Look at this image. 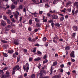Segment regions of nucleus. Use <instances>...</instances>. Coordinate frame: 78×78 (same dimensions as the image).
<instances>
[{"instance_id": "obj_25", "label": "nucleus", "mask_w": 78, "mask_h": 78, "mask_svg": "<svg viewBox=\"0 0 78 78\" xmlns=\"http://www.w3.org/2000/svg\"><path fill=\"white\" fill-rule=\"evenodd\" d=\"M19 8L20 9H23V6H22V5H20L19 6Z\"/></svg>"}, {"instance_id": "obj_33", "label": "nucleus", "mask_w": 78, "mask_h": 78, "mask_svg": "<svg viewBox=\"0 0 78 78\" xmlns=\"http://www.w3.org/2000/svg\"><path fill=\"white\" fill-rule=\"evenodd\" d=\"M6 6H7L6 7V8H5V7H4L3 8V9H6V8H9V5H6Z\"/></svg>"}, {"instance_id": "obj_41", "label": "nucleus", "mask_w": 78, "mask_h": 78, "mask_svg": "<svg viewBox=\"0 0 78 78\" xmlns=\"http://www.w3.org/2000/svg\"><path fill=\"white\" fill-rule=\"evenodd\" d=\"M42 40L43 41H45L47 40V38L46 37H44Z\"/></svg>"}, {"instance_id": "obj_7", "label": "nucleus", "mask_w": 78, "mask_h": 78, "mask_svg": "<svg viewBox=\"0 0 78 78\" xmlns=\"http://www.w3.org/2000/svg\"><path fill=\"white\" fill-rule=\"evenodd\" d=\"M73 30L75 31H77L78 30V27L76 26H74L73 27Z\"/></svg>"}, {"instance_id": "obj_45", "label": "nucleus", "mask_w": 78, "mask_h": 78, "mask_svg": "<svg viewBox=\"0 0 78 78\" xmlns=\"http://www.w3.org/2000/svg\"><path fill=\"white\" fill-rule=\"evenodd\" d=\"M53 21L52 20H50L48 21V23H53Z\"/></svg>"}, {"instance_id": "obj_28", "label": "nucleus", "mask_w": 78, "mask_h": 78, "mask_svg": "<svg viewBox=\"0 0 78 78\" xmlns=\"http://www.w3.org/2000/svg\"><path fill=\"white\" fill-rule=\"evenodd\" d=\"M8 52L9 53H12V52H14V51L12 50H10Z\"/></svg>"}, {"instance_id": "obj_2", "label": "nucleus", "mask_w": 78, "mask_h": 78, "mask_svg": "<svg viewBox=\"0 0 78 78\" xmlns=\"http://www.w3.org/2000/svg\"><path fill=\"white\" fill-rule=\"evenodd\" d=\"M38 75L40 76L39 78H48V76H45L44 77V73H41V71H40V73H38Z\"/></svg>"}, {"instance_id": "obj_57", "label": "nucleus", "mask_w": 78, "mask_h": 78, "mask_svg": "<svg viewBox=\"0 0 78 78\" xmlns=\"http://www.w3.org/2000/svg\"><path fill=\"white\" fill-rule=\"evenodd\" d=\"M36 25L37 26V27H40V24L39 23H36Z\"/></svg>"}, {"instance_id": "obj_40", "label": "nucleus", "mask_w": 78, "mask_h": 78, "mask_svg": "<svg viewBox=\"0 0 78 78\" xmlns=\"http://www.w3.org/2000/svg\"><path fill=\"white\" fill-rule=\"evenodd\" d=\"M55 37L53 38V39H57V38H58V36H57L56 35V34H55Z\"/></svg>"}, {"instance_id": "obj_35", "label": "nucleus", "mask_w": 78, "mask_h": 78, "mask_svg": "<svg viewBox=\"0 0 78 78\" xmlns=\"http://www.w3.org/2000/svg\"><path fill=\"white\" fill-rule=\"evenodd\" d=\"M58 75H55V76H54L52 77V78H58Z\"/></svg>"}, {"instance_id": "obj_36", "label": "nucleus", "mask_w": 78, "mask_h": 78, "mask_svg": "<svg viewBox=\"0 0 78 78\" xmlns=\"http://www.w3.org/2000/svg\"><path fill=\"white\" fill-rule=\"evenodd\" d=\"M26 66H23V70H24V71H26Z\"/></svg>"}, {"instance_id": "obj_50", "label": "nucleus", "mask_w": 78, "mask_h": 78, "mask_svg": "<svg viewBox=\"0 0 78 78\" xmlns=\"http://www.w3.org/2000/svg\"><path fill=\"white\" fill-rule=\"evenodd\" d=\"M40 72H41V73H45V70H41Z\"/></svg>"}, {"instance_id": "obj_43", "label": "nucleus", "mask_w": 78, "mask_h": 78, "mask_svg": "<svg viewBox=\"0 0 78 78\" xmlns=\"http://www.w3.org/2000/svg\"><path fill=\"white\" fill-rule=\"evenodd\" d=\"M72 13L73 14V16L75 15V10L73 9L72 10Z\"/></svg>"}, {"instance_id": "obj_24", "label": "nucleus", "mask_w": 78, "mask_h": 78, "mask_svg": "<svg viewBox=\"0 0 78 78\" xmlns=\"http://www.w3.org/2000/svg\"><path fill=\"white\" fill-rule=\"evenodd\" d=\"M70 46H67L65 47L66 50H70Z\"/></svg>"}, {"instance_id": "obj_32", "label": "nucleus", "mask_w": 78, "mask_h": 78, "mask_svg": "<svg viewBox=\"0 0 78 78\" xmlns=\"http://www.w3.org/2000/svg\"><path fill=\"white\" fill-rule=\"evenodd\" d=\"M1 41L3 43H7V41L3 40H1Z\"/></svg>"}, {"instance_id": "obj_47", "label": "nucleus", "mask_w": 78, "mask_h": 78, "mask_svg": "<svg viewBox=\"0 0 78 78\" xmlns=\"http://www.w3.org/2000/svg\"><path fill=\"white\" fill-rule=\"evenodd\" d=\"M30 12V13H31L32 14V15H34V16H35L37 14L36 12H34V13H31V12Z\"/></svg>"}, {"instance_id": "obj_5", "label": "nucleus", "mask_w": 78, "mask_h": 78, "mask_svg": "<svg viewBox=\"0 0 78 78\" xmlns=\"http://www.w3.org/2000/svg\"><path fill=\"white\" fill-rule=\"evenodd\" d=\"M70 56L73 58H75V52H74V51H72L71 52L70 54Z\"/></svg>"}, {"instance_id": "obj_22", "label": "nucleus", "mask_w": 78, "mask_h": 78, "mask_svg": "<svg viewBox=\"0 0 78 78\" xmlns=\"http://www.w3.org/2000/svg\"><path fill=\"white\" fill-rule=\"evenodd\" d=\"M31 78H35V75L34 74H32L31 75Z\"/></svg>"}, {"instance_id": "obj_20", "label": "nucleus", "mask_w": 78, "mask_h": 78, "mask_svg": "<svg viewBox=\"0 0 78 78\" xmlns=\"http://www.w3.org/2000/svg\"><path fill=\"white\" fill-rule=\"evenodd\" d=\"M34 60L35 61H39V60H41V58H35Z\"/></svg>"}, {"instance_id": "obj_12", "label": "nucleus", "mask_w": 78, "mask_h": 78, "mask_svg": "<svg viewBox=\"0 0 78 78\" xmlns=\"http://www.w3.org/2000/svg\"><path fill=\"white\" fill-rule=\"evenodd\" d=\"M74 6L77 7V8L78 9V2H76L74 3Z\"/></svg>"}, {"instance_id": "obj_58", "label": "nucleus", "mask_w": 78, "mask_h": 78, "mask_svg": "<svg viewBox=\"0 0 78 78\" xmlns=\"http://www.w3.org/2000/svg\"><path fill=\"white\" fill-rule=\"evenodd\" d=\"M43 22H47V19H44V20L43 21Z\"/></svg>"}, {"instance_id": "obj_21", "label": "nucleus", "mask_w": 78, "mask_h": 78, "mask_svg": "<svg viewBox=\"0 0 78 78\" xmlns=\"http://www.w3.org/2000/svg\"><path fill=\"white\" fill-rule=\"evenodd\" d=\"M3 17V19H4V20H8V18H7V17H6V16H5L4 15Z\"/></svg>"}, {"instance_id": "obj_62", "label": "nucleus", "mask_w": 78, "mask_h": 78, "mask_svg": "<svg viewBox=\"0 0 78 78\" xmlns=\"http://www.w3.org/2000/svg\"><path fill=\"white\" fill-rule=\"evenodd\" d=\"M58 76V78H61V74L57 75Z\"/></svg>"}, {"instance_id": "obj_3", "label": "nucleus", "mask_w": 78, "mask_h": 78, "mask_svg": "<svg viewBox=\"0 0 78 78\" xmlns=\"http://www.w3.org/2000/svg\"><path fill=\"white\" fill-rule=\"evenodd\" d=\"M13 14L14 15V16L16 19H18V17H19L18 15H19V12L18 11H16V13L13 12Z\"/></svg>"}, {"instance_id": "obj_10", "label": "nucleus", "mask_w": 78, "mask_h": 78, "mask_svg": "<svg viewBox=\"0 0 78 78\" xmlns=\"http://www.w3.org/2000/svg\"><path fill=\"white\" fill-rule=\"evenodd\" d=\"M6 75H5V76L6 77H9V76H10V75H9L10 74V73H9V72H6Z\"/></svg>"}, {"instance_id": "obj_56", "label": "nucleus", "mask_w": 78, "mask_h": 78, "mask_svg": "<svg viewBox=\"0 0 78 78\" xmlns=\"http://www.w3.org/2000/svg\"><path fill=\"white\" fill-rule=\"evenodd\" d=\"M67 11H68V12H70L71 11V9H68L67 10Z\"/></svg>"}, {"instance_id": "obj_59", "label": "nucleus", "mask_w": 78, "mask_h": 78, "mask_svg": "<svg viewBox=\"0 0 78 78\" xmlns=\"http://www.w3.org/2000/svg\"><path fill=\"white\" fill-rule=\"evenodd\" d=\"M39 14H43V11H39Z\"/></svg>"}, {"instance_id": "obj_8", "label": "nucleus", "mask_w": 78, "mask_h": 78, "mask_svg": "<svg viewBox=\"0 0 78 78\" xmlns=\"http://www.w3.org/2000/svg\"><path fill=\"white\" fill-rule=\"evenodd\" d=\"M33 2H34V3H35V4H39V1L38 0H31Z\"/></svg>"}, {"instance_id": "obj_55", "label": "nucleus", "mask_w": 78, "mask_h": 78, "mask_svg": "<svg viewBox=\"0 0 78 78\" xmlns=\"http://www.w3.org/2000/svg\"><path fill=\"white\" fill-rule=\"evenodd\" d=\"M64 64H62L60 65V67L62 69L64 67Z\"/></svg>"}, {"instance_id": "obj_31", "label": "nucleus", "mask_w": 78, "mask_h": 78, "mask_svg": "<svg viewBox=\"0 0 78 78\" xmlns=\"http://www.w3.org/2000/svg\"><path fill=\"white\" fill-rule=\"evenodd\" d=\"M66 9H64L63 10H61V12H64V13H66Z\"/></svg>"}, {"instance_id": "obj_9", "label": "nucleus", "mask_w": 78, "mask_h": 78, "mask_svg": "<svg viewBox=\"0 0 78 78\" xmlns=\"http://www.w3.org/2000/svg\"><path fill=\"white\" fill-rule=\"evenodd\" d=\"M52 19H57L58 18V16H56L55 15H53L52 16Z\"/></svg>"}, {"instance_id": "obj_29", "label": "nucleus", "mask_w": 78, "mask_h": 78, "mask_svg": "<svg viewBox=\"0 0 78 78\" xmlns=\"http://www.w3.org/2000/svg\"><path fill=\"white\" fill-rule=\"evenodd\" d=\"M11 20H12V21L13 22V23H16V20H15L14 18H12L11 19Z\"/></svg>"}, {"instance_id": "obj_27", "label": "nucleus", "mask_w": 78, "mask_h": 78, "mask_svg": "<svg viewBox=\"0 0 78 78\" xmlns=\"http://www.w3.org/2000/svg\"><path fill=\"white\" fill-rule=\"evenodd\" d=\"M55 25L58 27H60V24H59V23H56V24H55Z\"/></svg>"}, {"instance_id": "obj_53", "label": "nucleus", "mask_w": 78, "mask_h": 78, "mask_svg": "<svg viewBox=\"0 0 78 78\" xmlns=\"http://www.w3.org/2000/svg\"><path fill=\"white\" fill-rule=\"evenodd\" d=\"M8 69V68L7 67H5V68L3 69V70H4V71H5V70H7Z\"/></svg>"}, {"instance_id": "obj_16", "label": "nucleus", "mask_w": 78, "mask_h": 78, "mask_svg": "<svg viewBox=\"0 0 78 78\" xmlns=\"http://www.w3.org/2000/svg\"><path fill=\"white\" fill-rule=\"evenodd\" d=\"M71 5V2H67L66 5V6H69V5Z\"/></svg>"}, {"instance_id": "obj_51", "label": "nucleus", "mask_w": 78, "mask_h": 78, "mask_svg": "<svg viewBox=\"0 0 78 78\" xmlns=\"http://www.w3.org/2000/svg\"><path fill=\"white\" fill-rule=\"evenodd\" d=\"M75 36H76V33H73V35H72L73 37H75Z\"/></svg>"}, {"instance_id": "obj_18", "label": "nucleus", "mask_w": 78, "mask_h": 78, "mask_svg": "<svg viewBox=\"0 0 78 78\" xmlns=\"http://www.w3.org/2000/svg\"><path fill=\"white\" fill-rule=\"evenodd\" d=\"M58 1H57L56 0H54L53 2V4H54V5H55V4H56Z\"/></svg>"}, {"instance_id": "obj_1", "label": "nucleus", "mask_w": 78, "mask_h": 78, "mask_svg": "<svg viewBox=\"0 0 78 78\" xmlns=\"http://www.w3.org/2000/svg\"><path fill=\"white\" fill-rule=\"evenodd\" d=\"M20 70V67L19 65H16V66L14 67L13 69V70L12 71V75H14L15 74V70Z\"/></svg>"}, {"instance_id": "obj_44", "label": "nucleus", "mask_w": 78, "mask_h": 78, "mask_svg": "<svg viewBox=\"0 0 78 78\" xmlns=\"http://www.w3.org/2000/svg\"><path fill=\"white\" fill-rule=\"evenodd\" d=\"M53 42L54 43H56V44H57V42H58V41L57 40H55V39H53Z\"/></svg>"}, {"instance_id": "obj_54", "label": "nucleus", "mask_w": 78, "mask_h": 78, "mask_svg": "<svg viewBox=\"0 0 78 78\" xmlns=\"http://www.w3.org/2000/svg\"><path fill=\"white\" fill-rule=\"evenodd\" d=\"M37 53H38V55H41V54H42V52L39 51H38Z\"/></svg>"}, {"instance_id": "obj_15", "label": "nucleus", "mask_w": 78, "mask_h": 78, "mask_svg": "<svg viewBox=\"0 0 78 78\" xmlns=\"http://www.w3.org/2000/svg\"><path fill=\"white\" fill-rule=\"evenodd\" d=\"M20 61V56H18L17 58V61L16 62H19Z\"/></svg>"}, {"instance_id": "obj_4", "label": "nucleus", "mask_w": 78, "mask_h": 78, "mask_svg": "<svg viewBox=\"0 0 78 78\" xmlns=\"http://www.w3.org/2000/svg\"><path fill=\"white\" fill-rule=\"evenodd\" d=\"M9 28L11 29L12 28V27L10 25H8L6 27H5V31H9Z\"/></svg>"}, {"instance_id": "obj_61", "label": "nucleus", "mask_w": 78, "mask_h": 78, "mask_svg": "<svg viewBox=\"0 0 78 78\" xmlns=\"http://www.w3.org/2000/svg\"><path fill=\"white\" fill-rule=\"evenodd\" d=\"M35 46L36 47H39V46H40V45L38 44H35Z\"/></svg>"}, {"instance_id": "obj_14", "label": "nucleus", "mask_w": 78, "mask_h": 78, "mask_svg": "<svg viewBox=\"0 0 78 78\" xmlns=\"http://www.w3.org/2000/svg\"><path fill=\"white\" fill-rule=\"evenodd\" d=\"M16 8V6L14 5H11V8L12 9H14Z\"/></svg>"}, {"instance_id": "obj_17", "label": "nucleus", "mask_w": 78, "mask_h": 78, "mask_svg": "<svg viewBox=\"0 0 78 78\" xmlns=\"http://www.w3.org/2000/svg\"><path fill=\"white\" fill-rule=\"evenodd\" d=\"M50 72L51 73H50V75H51L53 73V68L52 66H51V67Z\"/></svg>"}, {"instance_id": "obj_64", "label": "nucleus", "mask_w": 78, "mask_h": 78, "mask_svg": "<svg viewBox=\"0 0 78 78\" xmlns=\"http://www.w3.org/2000/svg\"><path fill=\"white\" fill-rule=\"evenodd\" d=\"M48 42L47 43L45 44V47H48Z\"/></svg>"}, {"instance_id": "obj_46", "label": "nucleus", "mask_w": 78, "mask_h": 78, "mask_svg": "<svg viewBox=\"0 0 78 78\" xmlns=\"http://www.w3.org/2000/svg\"><path fill=\"white\" fill-rule=\"evenodd\" d=\"M36 48H34L33 49V53H36Z\"/></svg>"}, {"instance_id": "obj_37", "label": "nucleus", "mask_w": 78, "mask_h": 78, "mask_svg": "<svg viewBox=\"0 0 78 78\" xmlns=\"http://www.w3.org/2000/svg\"><path fill=\"white\" fill-rule=\"evenodd\" d=\"M8 48V46L6 45H5L3 46V48H4V49H6V48Z\"/></svg>"}, {"instance_id": "obj_30", "label": "nucleus", "mask_w": 78, "mask_h": 78, "mask_svg": "<svg viewBox=\"0 0 78 78\" xmlns=\"http://www.w3.org/2000/svg\"><path fill=\"white\" fill-rule=\"evenodd\" d=\"M7 22L9 24H11V21L10 20H9V19H7Z\"/></svg>"}, {"instance_id": "obj_39", "label": "nucleus", "mask_w": 78, "mask_h": 78, "mask_svg": "<svg viewBox=\"0 0 78 78\" xmlns=\"http://www.w3.org/2000/svg\"><path fill=\"white\" fill-rule=\"evenodd\" d=\"M35 20L36 22H39V20L36 18H35Z\"/></svg>"}, {"instance_id": "obj_34", "label": "nucleus", "mask_w": 78, "mask_h": 78, "mask_svg": "<svg viewBox=\"0 0 78 78\" xmlns=\"http://www.w3.org/2000/svg\"><path fill=\"white\" fill-rule=\"evenodd\" d=\"M6 13L7 14H10L11 13V11L10 10H9L8 12H6Z\"/></svg>"}, {"instance_id": "obj_49", "label": "nucleus", "mask_w": 78, "mask_h": 78, "mask_svg": "<svg viewBox=\"0 0 78 78\" xmlns=\"http://www.w3.org/2000/svg\"><path fill=\"white\" fill-rule=\"evenodd\" d=\"M3 55L5 57H7L8 56V54L6 53H3Z\"/></svg>"}, {"instance_id": "obj_13", "label": "nucleus", "mask_w": 78, "mask_h": 78, "mask_svg": "<svg viewBox=\"0 0 78 78\" xmlns=\"http://www.w3.org/2000/svg\"><path fill=\"white\" fill-rule=\"evenodd\" d=\"M30 41H31V42H35L36 41V39H33L32 40L31 38V37H30Z\"/></svg>"}, {"instance_id": "obj_60", "label": "nucleus", "mask_w": 78, "mask_h": 78, "mask_svg": "<svg viewBox=\"0 0 78 78\" xmlns=\"http://www.w3.org/2000/svg\"><path fill=\"white\" fill-rule=\"evenodd\" d=\"M54 24H55L54 23H51V26L52 27H54Z\"/></svg>"}, {"instance_id": "obj_42", "label": "nucleus", "mask_w": 78, "mask_h": 78, "mask_svg": "<svg viewBox=\"0 0 78 78\" xmlns=\"http://www.w3.org/2000/svg\"><path fill=\"white\" fill-rule=\"evenodd\" d=\"M14 44H15V45H19V43L18 42H17V41H14Z\"/></svg>"}, {"instance_id": "obj_23", "label": "nucleus", "mask_w": 78, "mask_h": 78, "mask_svg": "<svg viewBox=\"0 0 78 78\" xmlns=\"http://www.w3.org/2000/svg\"><path fill=\"white\" fill-rule=\"evenodd\" d=\"M2 77L1 78H6L7 77H6V75L5 76L4 75L2 74L1 75Z\"/></svg>"}, {"instance_id": "obj_6", "label": "nucleus", "mask_w": 78, "mask_h": 78, "mask_svg": "<svg viewBox=\"0 0 78 78\" xmlns=\"http://www.w3.org/2000/svg\"><path fill=\"white\" fill-rule=\"evenodd\" d=\"M1 24L3 27H5L6 25V24L5 23L3 20H2L1 21Z\"/></svg>"}, {"instance_id": "obj_52", "label": "nucleus", "mask_w": 78, "mask_h": 78, "mask_svg": "<svg viewBox=\"0 0 78 78\" xmlns=\"http://www.w3.org/2000/svg\"><path fill=\"white\" fill-rule=\"evenodd\" d=\"M41 64H39V66H37V67L38 69H41Z\"/></svg>"}, {"instance_id": "obj_26", "label": "nucleus", "mask_w": 78, "mask_h": 78, "mask_svg": "<svg viewBox=\"0 0 78 78\" xmlns=\"http://www.w3.org/2000/svg\"><path fill=\"white\" fill-rule=\"evenodd\" d=\"M64 18L63 17H61L60 18V21L61 22L62 21H63L64 20Z\"/></svg>"}, {"instance_id": "obj_19", "label": "nucleus", "mask_w": 78, "mask_h": 78, "mask_svg": "<svg viewBox=\"0 0 78 78\" xmlns=\"http://www.w3.org/2000/svg\"><path fill=\"white\" fill-rule=\"evenodd\" d=\"M47 62H48V60L47 59H45L44 61L43 62V64H45L47 63Z\"/></svg>"}, {"instance_id": "obj_48", "label": "nucleus", "mask_w": 78, "mask_h": 78, "mask_svg": "<svg viewBox=\"0 0 78 78\" xmlns=\"http://www.w3.org/2000/svg\"><path fill=\"white\" fill-rule=\"evenodd\" d=\"M47 15L48 17H50L51 16V14H50V12H49L47 14Z\"/></svg>"}, {"instance_id": "obj_63", "label": "nucleus", "mask_w": 78, "mask_h": 78, "mask_svg": "<svg viewBox=\"0 0 78 78\" xmlns=\"http://www.w3.org/2000/svg\"><path fill=\"white\" fill-rule=\"evenodd\" d=\"M13 3L14 5H17V2L16 1H15L13 2Z\"/></svg>"}, {"instance_id": "obj_38", "label": "nucleus", "mask_w": 78, "mask_h": 78, "mask_svg": "<svg viewBox=\"0 0 78 78\" xmlns=\"http://www.w3.org/2000/svg\"><path fill=\"white\" fill-rule=\"evenodd\" d=\"M32 22H33V20L31 19L30 20V25H31L32 24Z\"/></svg>"}, {"instance_id": "obj_11", "label": "nucleus", "mask_w": 78, "mask_h": 78, "mask_svg": "<svg viewBox=\"0 0 78 78\" xmlns=\"http://www.w3.org/2000/svg\"><path fill=\"white\" fill-rule=\"evenodd\" d=\"M57 64H58V62L57 61H55L53 62L52 64V66H57Z\"/></svg>"}]
</instances>
